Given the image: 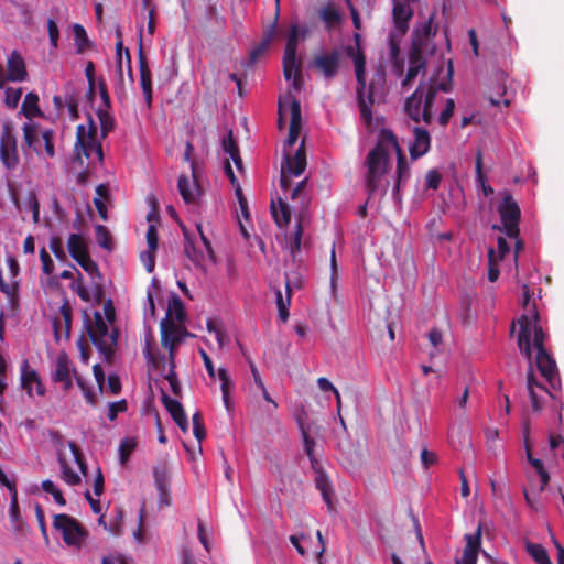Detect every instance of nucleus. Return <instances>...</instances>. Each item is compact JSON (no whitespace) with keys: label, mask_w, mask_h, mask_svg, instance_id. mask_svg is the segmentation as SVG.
I'll use <instances>...</instances> for the list:
<instances>
[{"label":"nucleus","mask_w":564,"mask_h":564,"mask_svg":"<svg viewBox=\"0 0 564 564\" xmlns=\"http://www.w3.org/2000/svg\"><path fill=\"white\" fill-rule=\"evenodd\" d=\"M286 110L290 111V117H291L286 142L289 145H293L297 141V138L300 134L302 116H301V104L291 94L279 98L278 124H279L280 129H283L284 115H285Z\"/></svg>","instance_id":"obj_13"},{"label":"nucleus","mask_w":564,"mask_h":564,"mask_svg":"<svg viewBox=\"0 0 564 564\" xmlns=\"http://www.w3.org/2000/svg\"><path fill=\"white\" fill-rule=\"evenodd\" d=\"M135 443L133 440L124 438L119 445L120 463L124 465L129 458V455L133 452Z\"/></svg>","instance_id":"obj_57"},{"label":"nucleus","mask_w":564,"mask_h":564,"mask_svg":"<svg viewBox=\"0 0 564 564\" xmlns=\"http://www.w3.org/2000/svg\"><path fill=\"white\" fill-rule=\"evenodd\" d=\"M414 140L410 145V155L413 160H416L424 155L431 147V137L426 129L414 127L413 129Z\"/></svg>","instance_id":"obj_29"},{"label":"nucleus","mask_w":564,"mask_h":564,"mask_svg":"<svg viewBox=\"0 0 564 564\" xmlns=\"http://www.w3.org/2000/svg\"><path fill=\"white\" fill-rule=\"evenodd\" d=\"M19 156L15 147H10V138L2 132V164L8 169L15 167Z\"/></svg>","instance_id":"obj_41"},{"label":"nucleus","mask_w":564,"mask_h":564,"mask_svg":"<svg viewBox=\"0 0 564 564\" xmlns=\"http://www.w3.org/2000/svg\"><path fill=\"white\" fill-rule=\"evenodd\" d=\"M21 383L30 397L34 394L42 397L45 393V388L37 372L29 367L28 361H23L22 365Z\"/></svg>","instance_id":"obj_25"},{"label":"nucleus","mask_w":564,"mask_h":564,"mask_svg":"<svg viewBox=\"0 0 564 564\" xmlns=\"http://www.w3.org/2000/svg\"><path fill=\"white\" fill-rule=\"evenodd\" d=\"M115 315L111 301H107L104 305V313L96 312L94 322L88 327L91 341L107 361H110L118 339V332L113 328L110 329Z\"/></svg>","instance_id":"obj_3"},{"label":"nucleus","mask_w":564,"mask_h":564,"mask_svg":"<svg viewBox=\"0 0 564 564\" xmlns=\"http://www.w3.org/2000/svg\"><path fill=\"white\" fill-rule=\"evenodd\" d=\"M75 42L77 45V52L83 53L89 45V39L87 36L86 30L82 24H74L73 26Z\"/></svg>","instance_id":"obj_49"},{"label":"nucleus","mask_w":564,"mask_h":564,"mask_svg":"<svg viewBox=\"0 0 564 564\" xmlns=\"http://www.w3.org/2000/svg\"><path fill=\"white\" fill-rule=\"evenodd\" d=\"M145 357L152 367L158 370L169 382L173 393L178 394L181 386L174 371V354L175 349H167V355L155 354L152 351L150 344L147 343L143 349Z\"/></svg>","instance_id":"obj_12"},{"label":"nucleus","mask_w":564,"mask_h":564,"mask_svg":"<svg viewBox=\"0 0 564 564\" xmlns=\"http://www.w3.org/2000/svg\"><path fill=\"white\" fill-rule=\"evenodd\" d=\"M67 248L73 259L78 260L88 256L85 239L78 234H72L67 241Z\"/></svg>","instance_id":"obj_38"},{"label":"nucleus","mask_w":564,"mask_h":564,"mask_svg":"<svg viewBox=\"0 0 564 564\" xmlns=\"http://www.w3.org/2000/svg\"><path fill=\"white\" fill-rule=\"evenodd\" d=\"M76 261L84 269V271L87 272L91 276V283H94V281L100 282L101 276L99 273L98 265L96 264L95 261H93L90 259L89 254L84 258H80Z\"/></svg>","instance_id":"obj_48"},{"label":"nucleus","mask_w":564,"mask_h":564,"mask_svg":"<svg viewBox=\"0 0 564 564\" xmlns=\"http://www.w3.org/2000/svg\"><path fill=\"white\" fill-rule=\"evenodd\" d=\"M53 527L62 535L68 546L79 549L83 545L86 531L76 519L64 513L55 514Z\"/></svg>","instance_id":"obj_14"},{"label":"nucleus","mask_w":564,"mask_h":564,"mask_svg":"<svg viewBox=\"0 0 564 564\" xmlns=\"http://www.w3.org/2000/svg\"><path fill=\"white\" fill-rule=\"evenodd\" d=\"M465 541L466 545L463 555L456 561V564H476L480 549L481 525H478L475 533L466 534Z\"/></svg>","instance_id":"obj_26"},{"label":"nucleus","mask_w":564,"mask_h":564,"mask_svg":"<svg viewBox=\"0 0 564 564\" xmlns=\"http://www.w3.org/2000/svg\"><path fill=\"white\" fill-rule=\"evenodd\" d=\"M196 228L200 237L199 242L192 241L186 231L184 232L186 237L185 254L197 269L206 271L208 265L215 262V256L210 241L203 232L202 225L198 224Z\"/></svg>","instance_id":"obj_10"},{"label":"nucleus","mask_w":564,"mask_h":564,"mask_svg":"<svg viewBox=\"0 0 564 564\" xmlns=\"http://www.w3.org/2000/svg\"><path fill=\"white\" fill-rule=\"evenodd\" d=\"M177 187L186 204L197 203L204 192L199 178H178Z\"/></svg>","instance_id":"obj_28"},{"label":"nucleus","mask_w":564,"mask_h":564,"mask_svg":"<svg viewBox=\"0 0 564 564\" xmlns=\"http://www.w3.org/2000/svg\"><path fill=\"white\" fill-rule=\"evenodd\" d=\"M409 69L404 79L401 82L402 88L408 87L419 75L421 70L425 68V58L422 52V43L419 40L412 41V45L409 52Z\"/></svg>","instance_id":"obj_19"},{"label":"nucleus","mask_w":564,"mask_h":564,"mask_svg":"<svg viewBox=\"0 0 564 564\" xmlns=\"http://www.w3.org/2000/svg\"><path fill=\"white\" fill-rule=\"evenodd\" d=\"M73 289L76 291L78 296L86 302L93 299L100 301L102 297V288L99 281H94L90 289L84 286L82 281H77L73 283Z\"/></svg>","instance_id":"obj_36"},{"label":"nucleus","mask_w":564,"mask_h":564,"mask_svg":"<svg viewBox=\"0 0 564 564\" xmlns=\"http://www.w3.org/2000/svg\"><path fill=\"white\" fill-rule=\"evenodd\" d=\"M110 109L98 108L97 117L100 123V133L106 138L116 127L115 118L109 112Z\"/></svg>","instance_id":"obj_44"},{"label":"nucleus","mask_w":564,"mask_h":564,"mask_svg":"<svg viewBox=\"0 0 564 564\" xmlns=\"http://www.w3.org/2000/svg\"><path fill=\"white\" fill-rule=\"evenodd\" d=\"M286 296L284 297L280 290H276V306L279 311V317L282 322H286L289 318V306L291 304V289L289 283H286Z\"/></svg>","instance_id":"obj_45"},{"label":"nucleus","mask_w":564,"mask_h":564,"mask_svg":"<svg viewBox=\"0 0 564 564\" xmlns=\"http://www.w3.org/2000/svg\"><path fill=\"white\" fill-rule=\"evenodd\" d=\"M523 436H524V445H525V451H527V459L530 463V465L534 468L536 477H539V481H538L535 479V476L528 475L529 487L527 489H524V497H525V500L529 503V506L531 508L536 509L539 496L547 486V484L550 481V475L545 470L542 460L534 458L531 454L530 445L528 442V436H529L528 425H524Z\"/></svg>","instance_id":"obj_7"},{"label":"nucleus","mask_w":564,"mask_h":564,"mask_svg":"<svg viewBox=\"0 0 564 564\" xmlns=\"http://www.w3.org/2000/svg\"><path fill=\"white\" fill-rule=\"evenodd\" d=\"M498 260H496V250L490 248L488 251V279L490 282H495L499 276Z\"/></svg>","instance_id":"obj_55"},{"label":"nucleus","mask_w":564,"mask_h":564,"mask_svg":"<svg viewBox=\"0 0 564 564\" xmlns=\"http://www.w3.org/2000/svg\"><path fill=\"white\" fill-rule=\"evenodd\" d=\"M23 134L28 147L33 148L36 153L42 154L44 152L48 158H53L55 155L53 130L46 129L41 131L39 134L36 126L24 123Z\"/></svg>","instance_id":"obj_15"},{"label":"nucleus","mask_w":564,"mask_h":564,"mask_svg":"<svg viewBox=\"0 0 564 564\" xmlns=\"http://www.w3.org/2000/svg\"><path fill=\"white\" fill-rule=\"evenodd\" d=\"M155 250L147 249L140 253V260L144 265L147 272L151 273L155 265Z\"/></svg>","instance_id":"obj_59"},{"label":"nucleus","mask_w":564,"mask_h":564,"mask_svg":"<svg viewBox=\"0 0 564 564\" xmlns=\"http://www.w3.org/2000/svg\"><path fill=\"white\" fill-rule=\"evenodd\" d=\"M21 113L28 119L42 116L36 93L30 91L25 95L21 106Z\"/></svg>","instance_id":"obj_37"},{"label":"nucleus","mask_w":564,"mask_h":564,"mask_svg":"<svg viewBox=\"0 0 564 564\" xmlns=\"http://www.w3.org/2000/svg\"><path fill=\"white\" fill-rule=\"evenodd\" d=\"M158 230L154 224H150L147 230V245L150 250H158Z\"/></svg>","instance_id":"obj_60"},{"label":"nucleus","mask_w":564,"mask_h":564,"mask_svg":"<svg viewBox=\"0 0 564 564\" xmlns=\"http://www.w3.org/2000/svg\"><path fill=\"white\" fill-rule=\"evenodd\" d=\"M527 389L533 411H541L545 395L552 397V393L536 381L531 367L527 377Z\"/></svg>","instance_id":"obj_24"},{"label":"nucleus","mask_w":564,"mask_h":564,"mask_svg":"<svg viewBox=\"0 0 564 564\" xmlns=\"http://www.w3.org/2000/svg\"><path fill=\"white\" fill-rule=\"evenodd\" d=\"M436 33V28L433 29L432 18H430L422 26V29H417L413 34V41L419 40L422 43V47L424 46V41L427 40L431 35Z\"/></svg>","instance_id":"obj_51"},{"label":"nucleus","mask_w":564,"mask_h":564,"mask_svg":"<svg viewBox=\"0 0 564 564\" xmlns=\"http://www.w3.org/2000/svg\"><path fill=\"white\" fill-rule=\"evenodd\" d=\"M525 550L538 564H552L546 550L541 544L527 541Z\"/></svg>","instance_id":"obj_43"},{"label":"nucleus","mask_w":564,"mask_h":564,"mask_svg":"<svg viewBox=\"0 0 564 564\" xmlns=\"http://www.w3.org/2000/svg\"><path fill=\"white\" fill-rule=\"evenodd\" d=\"M76 159L82 162L84 155L89 163L95 164V160L102 164L104 153L101 143L97 140V127L91 118L88 116V128L79 124L76 128V142H75Z\"/></svg>","instance_id":"obj_5"},{"label":"nucleus","mask_w":564,"mask_h":564,"mask_svg":"<svg viewBox=\"0 0 564 564\" xmlns=\"http://www.w3.org/2000/svg\"><path fill=\"white\" fill-rule=\"evenodd\" d=\"M299 43V28L291 25L288 36L284 56H283V75L286 80L292 79V88L301 91L304 86L302 75V63L296 59V48Z\"/></svg>","instance_id":"obj_8"},{"label":"nucleus","mask_w":564,"mask_h":564,"mask_svg":"<svg viewBox=\"0 0 564 564\" xmlns=\"http://www.w3.org/2000/svg\"><path fill=\"white\" fill-rule=\"evenodd\" d=\"M392 15L397 30L401 34H405L409 29V21L413 15V10L409 4L394 2Z\"/></svg>","instance_id":"obj_33"},{"label":"nucleus","mask_w":564,"mask_h":564,"mask_svg":"<svg viewBox=\"0 0 564 564\" xmlns=\"http://www.w3.org/2000/svg\"><path fill=\"white\" fill-rule=\"evenodd\" d=\"M116 37H117V42H116V58H117V61L116 62H117V74H118V83L116 85V95L119 100H122L123 98H126V90L123 87V69H122L123 43H122V39H121V31L119 29L116 32Z\"/></svg>","instance_id":"obj_34"},{"label":"nucleus","mask_w":564,"mask_h":564,"mask_svg":"<svg viewBox=\"0 0 564 564\" xmlns=\"http://www.w3.org/2000/svg\"><path fill=\"white\" fill-rule=\"evenodd\" d=\"M321 19L327 24V26H333L340 22V13L333 4H327L326 7L319 10Z\"/></svg>","instance_id":"obj_47"},{"label":"nucleus","mask_w":564,"mask_h":564,"mask_svg":"<svg viewBox=\"0 0 564 564\" xmlns=\"http://www.w3.org/2000/svg\"><path fill=\"white\" fill-rule=\"evenodd\" d=\"M22 88L8 87L6 89L4 102L9 108H15L21 99Z\"/></svg>","instance_id":"obj_56"},{"label":"nucleus","mask_w":564,"mask_h":564,"mask_svg":"<svg viewBox=\"0 0 564 564\" xmlns=\"http://www.w3.org/2000/svg\"><path fill=\"white\" fill-rule=\"evenodd\" d=\"M2 487H7L9 491L11 492V505L9 509L10 518L15 525L17 529H20L21 523L19 521V509H18V500H17V492L14 489V486L11 480H9L6 475L2 473Z\"/></svg>","instance_id":"obj_42"},{"label":"nucleus","mask_w":564,"mask_h":564,"mask_svg":"<svg viewBox=\"0 0 564 564\" xmlns=\"http://www.w3.org/2000/svg\"><path fill=\"white\" fill-rule=\"evenodd\" d=\"M307 178L293 183V178H279V189L275 191V197L271 199V214L276 225L282 228L291 221L292 210L299 207L300 213L296 218L295 230L288 240V247L293 258L301 250L303 225L306 220L305 207L308 197L306 193Z\"/></svg>","instance_id":"obj_1"},{"label":"nucleus","mask_w":564,"mask_h":564,"mask_svg":"<svg viewBox=\"0 0 564 564\" xmlns=\"http://www.w3.org/2000/svg\"><path fill=\"white\" fill-rule=\"evenodd\" d=\"M110 198V189L107 184H100L96 188V197L94 198V204L98 210V214L104 220H107V207L106 202Z\"/></svg>","instance_id":"obj_40"},{"label":"nucleus","mask_w":564,"mask_h":564,"mask_svg":"<svg viewBox=\"0 0 564 564\" xmlns=\"http://www.w3.org/2000/svg\"><path fill=\"white\" fill-rule=\"evenodd\" d=\"M452 78H453V64L452 61L448 62L447 66V80H442L437 86L435 84H430L426 89L423 87V109H422V120L430 124L433 119L432 107L435 101L437 90H442L448 93L452 89Z\"/></svg>","instance_id":"obj_16"},{"label":"nucleus","mask_w":564,"mask_h":564,"mask_svg":"<svg viewBox=\"0 0 564 564\" xmlns=\"http://www.w3.org/2000/svg\"><path fill=\"white\" fill-rule=\"evenodd\" d=\"M221 145L224 151L228 154V158L224 160L225 176H235L232 166L230 164V160H232V162L235 163L237 172L240 174H245L239 147L234 138V132L231 129L228 130L227 135L223 139Z\"/></svg>","instance_id":"obj_18"},{"label":"nucleus","mask_w":564,"mask_h":564,"mask_svg":"<svg viewBox=\"0 0 564 564\" xmlns=\"http://www.w3.org/2000/svg\"><path fill=\"white\" fill-rule=\"evenodd\" d=\"M383 141L387 142V147L390 150H393L397 153V175L403 176L406 171V158L403 154L401 148L399 147L398 139L394 133L390 130H383Z\"/></svg>","instance_id":"obj_35"},{"label":"nucleus","mask_w":564,"mask_h":564,"mask_svg":"<svg viewBox=\"0 0 564 564\" xmlns=\"http://www.w3.org/2000/svg\"><path fill=\"white\" fill-rule=\"evenodd\" d=\"M216 376L221 381L220 389H221V394H223V401H224L226 409L229 410L230 409L229 390L232 386L231 378L225 368H219L217 370Z\"/></svg>","instance_id":"obj_46"},{"label":"nucleus","mask_w":564,"mask_h":564,"mask_svg":"<svg viewBox=\"0 0 564 564\" xmlns=\"http://www.w3.org/2000/svg\"><path fill=\"white\" fill-rule=\"evenodd\" d=\"M454 110H455V101H454V99L448 98L446 100L445 108L442 110V112L438 117V122L442 127L447 126V123L449 122V120L454 113Z\"/></svg>","instance_id":"obj_58"},{"label":"nucleus","mask_w":564,"mask_h":564,"mask_svg":"<svg viewBox=\"0 0 564 564\" xmlns=\"http://www.w3.org/2000/svg\"><path fill=\"white\" fill-rule=\"evenodd\" d=\"M73 376L76 379V382L78 387L80 388L84 398L86 401L91 404L96 405L97 403V392H95L87 383L86 381L78 376L74 368L72 367V362L66 354H59L56 358L55 362V371L53 375L54 381L62 383L63 389L65 391H68L73 387Z\"/></svg>","instance_id":"obj_9"},{"label":"nucleus","mask_w":564,"mask_h":564,"mask_svg":"<svg viewBox=\"0 0 564 564\" xmlns=\"http://www.w3.org/2000/svg\"><path fill=\"white\" fill-rule=\"evenodd\" d=\"M316 487L321 490L324 501L329 505L330 503V491H329V486L327 484L325 476L319 475L316 478Z\"/></svg>","instance_id":"obj_63"},{"label":"nucleus","mask_w":564,"mask_h":564,"mask_svg":"<svg viewBox=\"0 0 564 564\" xmlns=\"http://www.w3.org/2000/svg\"><path fill=\"white\" fill-rule=\"evenodd\" d=\"M28 76L26 66L23 57L17 51H13L7 59V73L2 72V83L23 82Z\"/></svg>","instance_id":"obj_23"},{"label":"nucleus","mask_w":564,"mask_h":564,"mask_svg":"<svg viewBox=\"0 0 564 564\" xmlns=\"http://www.w3.org/2000/svg\"><path fill=\"white\" fill-rule=\"evenodd\" d=\"M497 209L503 231L509 238L516 239L514 262L517 263L519 252L523 248V242L519 239L520 207L510 193L502 192Z\"/></svg>","instance_id":"obj_6"},{"label":"nucleus","mask_w":564,"mask_h":564,"mask_svg":"<svg viewBox=\"0 0 564 564\" xmlns=\"http://www.w3.org/2000/svg\"><path fill=\"white\" fill-rule=\"evenodd\" d=\"M275 35V24L271 25L264 33L260 43L250 52V61L256 63L270 47Z\"/></svg>","instance_id":"obj_39"},{"label":"nucleus","mask_w":564,"mask_h":564,"mask_svg":"<svg viewBox=\"0 0 564 564\" xmlns=\"http://www.w3.org/2000/svg\"><path fill=\"white\" fill-rule=\"evenodd\" d=\"M68 447L69 456L59 454L58 463L63 480L69 486H75L80 482L82 476L86 475V465L79 448L73 442H68Z\"/></svg>","instance_id":"obj_11"},{"label":"nucleus","mask_w":564,"mask_h":564,"mask_svg":"<svg viewBox=\"0 0 564 564\" xmlns=\"http://www.w3.org/2000/svg\"><path fill=\"white\" fill-rule=\"evenodd\" d=\"M98 88H99L100 98L102 100V105L99 108L110 109L111 108L110 96L108 93L107 84L104 78L99 79Z\"/></svg>","instance_id":"obj_61"},{"label":"nucleus","mask_w":564,"mask_h":564,"mask_svg":"<svg viewBox=\"0 0 564 564\" xmlns=\"http://www.w3.org/2000/svg\"><path fill=\"white\" fill-rule=\"evenodd\" d=\"M306 167V155L303 147L295 152L293 156L285 155L282 164H281V175L280 176H299L301 175Z\"/></svg>","instance_id":"obj_27"},{"label":"nucleus","mask_w":564,"mask_h":564,"mask_svg":"<svg viewBox=\"0 0 564 564\" xmlns=\"http://www.w3.org/2000/svg\"><path fill=\"white\" fill-rule=\"evenodd\" d=\"M522 296L527 313L518 319L520 327L518 334L519 349L529 360L532 358V346L536 349V367L551 388L556 389L560 382L556 364L543 347L544 334L538 324L539 316L535 308L529 307L530 290L525 284L522 286Z\"/></svg>","instance_id":"obj_2"},{"label":"nucleus","mask_w":564,"mask_h":564,"mask_svg":"<svg viewBox=\"0 0 564 564\" xmlns=\"http://www.w3.org/2000/svg\"><path fill=\"white\" fill-rule=\"evenodd\" d=\"M422 99H423V84H420L414 93L409 96L404 104L406 115L414 122L419 123L422 120Z\"/></svg>","instance_id":"obj_32"},{"label":"nucleus","mask_w":564,"mask_h":564,"mask_svg":"<svg viewBox=\"0 0 564 564\" xmlns=\"http://www.w3.org/2000/svg\"><path fill=\"white\" fill-rule=\"evenodd\" d=\"M154 484L159 494V506L169 507L172 503L170 491L171 473L165 466H158L153 469Z\"/></svg>","instance_id":"obj_21"},{"label":"nucleus","mask_w":564,"mask_h":564,"mask_svg":"<svg viewBox=\"0 0 564 564\" xmlns=\"http://www.w3.org/2000/svg\"><path fill=\"white\" fill-rule=\"evenodd\" d=\"M193 152H194V147L189 141H187L185 144V151L183 154V159H184V161L189 163L192 176H200L202 170L199 169V164L193 159Z\"/></svg>","instance_id":"obj_50"},{"label":"nucleus","mask_w":564,"mask_h":564,"mask_svg":"<svg viewBox=\"0 0 564 564\" xmlns=\"http://www.w3.org/2000/svg\"><path fill=\"white\" fill-rule=\"evenodd\" d=\"M138 62L140 70V85L145 100L147 108L152 106V74L148 65L147 56L143 53L142 45L140 44L138 52Z\"/></svg>","instance_id":"obj_22"},{"label":"nucleus","mask_w":564,"mask_h":564,"mask_svg":"<svg viewBox=\"0 0 564 564\" xmlns=\"http://www.w3.org/2000/svg\"><path fill=\"white\" fill-rule=\"evenodd\" d=\"M186 317L182 300L173 295L169 300L166 316L160 324L161 343L165 349H176L186 334L184 321Z\"/></svg>","instance_id":"obj_4"},{"label":"nucleus","mask_w":564,"mask_h":564,"mask_svg":"<svg viewBox=\"0 0 564 564\" xmlns=\"http://www.w3.org/2000/svg\"><path fill=\"white\" fill-rule=\"evenodd\" d=\"M387 142L383 141V131L380 142L369 152L366 164L368 166V176H383L388 171L389 151Z\"/></svg>","instance_id":"obj_17"},{"label":"nucleus","mask_w":564,"mask_h":564,"mask_svg":"<svg viewBox=\"0 0 564 564\" xmlns=\"http://www.w3.org/2000/svg\"><path fill=\"white\" fill-rule=\"evenodd\" d=\"M95 231H96V240H97L98 245L105 249H110L111 248V237H110L108 229L102 225H97L95 227Z\"/></svg>","instance_id":"obj_54"},{"label":"nucleus","mask_w":564,"mask_h":564,"mask_svg":"<svg viewBox=\"0 0 564 564\" xmlns=\"http://www.w3.org/2000/svg\"><path fill=\"white\" fill-rule=\"evenodd\" d=\"M365 66H366V57L364 53L358 48V53L355 56V70H356V79L358 84L361 86L365 85Z\"/></svg>","instance_id":"obj_52"},{"label":"nucleus","mask_w":564,"mask_h":564,"mask_svg":"<svg viewBox=\"0 0 564 564\" xmlns=\"http://www.w3.org/2000/svg\"><path fill=\"white\" fill-rule=\"evenodd\" d=\"M162 402L178 427L186 432L188 430V422L182 404L165 393L162 394Z\"/></svg>","instance_id":"obj_31"},{"label":"nucleus","mask_w":564,"mask_h":564,"mask_svg":"<svg viewBox=\"0 0 564 564\" xmlns=\"http://www.w3.org/2000/svg\"><path fill=\"white\" fill-rule=\"evenodd\" d=\"M42 489L45 492L52 495L56 503H58L59 506L65 505V499L63 498L62 491L56 487V485L52 480H44L42 482Z\"/></svg>","instance_id":"obj_53"},{"label":"nucleus","mask_w":564,"mask_h":564,"mask_svg":"<svg viewBox=\"0 0 564 564\" xmlns=\"http://www.w3.org/2000/svg\"><path fill=\"white\" fill-rule=\"evenodd\" d=\"M40 259L42 262L43 272L47 275L52 274L54 269V262L48 252L44 248H42L40 251Z\"/></svg>","instance_id":"obj_62"},{"label":"nucleus","mask_w":564,"mask_h":564,"mask_svg":"<svg viewBox=\"0 0 564 564\" xmlns=\"http://www.w3.org/2000/svg\"><path fill=\"white\" fill-rule=\"evenodd\" d=\"M340 53L333 50L329 53H322L314 56V67L327 79L334 78L339 70Z\"/></svg>","instance_id":"obj_20"},{"label":"nucleus","mask_w":564,"mask_h":564,"mask_svg":"<svg viewBox=\"0 0 564 564\" xmlns=\"http://www.w3.org/2000/svg\"><path fill=\"white\" fill-rule=\"evenodd\" d=\"M1 290L2 293L6 295L8 303L7 312L4 313L2 311V319L4 317H13L17 315L19 311V282L15 280L8 284H4L2 282Z\"/></svg>","instance_id":"obj_30"},{"label":"nucleus","mask_w":564,"mask_h":564,"mask_svg":"<svg viewBox=\"0 0 564 564\" xmlns=\"http://www.w3.org/2000/svg\"><path fill=\"white\" fill-rule=\"evenodd\" d=\"M47 31H48V37L50 42L53 47H57L58 39H59V31L56 22L52 19H48L47 21Z\"/></svg>","instance_id":"obj_64"}]
</instances>
